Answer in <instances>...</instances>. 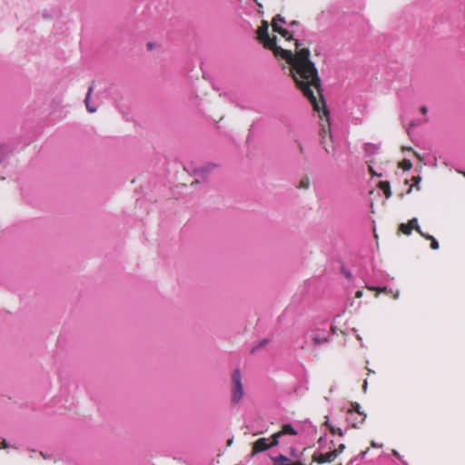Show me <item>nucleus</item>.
I'll list each match as a JSON object with an SVG mask.
<instances>
[{"label": "nucleus", "mask_w": 465, "mask_h": 465, "mask_svg": "<svg viewBox=\"0 0 465 465\" xmlns=\"http://www.w3.org/2000/svg\"><path fill=\"white\" fill-rule=\"evenodd\" d=\"M2 445H3V448H7V447H8V444H7V442H6V440H4L2 441Z\"/></svg>", "instance_id": "nucleus-28"}, {"label": "nucleus", "mask_w": 465, "mask_h": 465, "mask_svg": "<svg viewBox=\"0 0 465 465\" xmlns=\"http://www.w3.org/2000/svg\"><path fill=\"white\" fill-rule=\"evenodd\" d=\"M95 111H96V109H94V108H91V107L89 106V113H94V112H95Z\"/></svg>", "instance_id": "nucleus-30"}, {"label": "nucleus", "mask_w": 465, "mask_h": 465, "mask_svg": "<svg viewBox=\"0 0 465 465\" xmlns=\"http://www.w3.org/2000/svg\"><path fill=\"white\" fill-rule=\"evenodd\" d=\"M412 184L411 185L410 189L408 190V193H410L412 190V187H416L417 190H420L419 183L421 181V177L420 175L412 176L411 180Z\"/></svg>", "instance_id": "nucleus-17"}, {"label": "nucleus", "mask_w": 465, "mask_h": 465, "mask_svg": "<svg viewBox=\"0 0 465 465\" xmlns=\"http://www.w3.org/2000/svg\"><path fill=\"white\" fill-rule=\"evenodd\" d=\"M413 230L416 231L417 232H421L420 226L418 224V220L416 218L410 220L407 223H401L399 226L398 232H411V231Z\"/></svg>", "instance_id": "nucleus-8"}, {"label": "nucleus", "mask_w": 465, "mask_h": 465, "mask_svg": "<svg viewBox=\"0 0 465 465\" xmlns=\"http://www.w3.org/2000/svg\"><path fill=\"white\" fill-rule=\"evenodd\" d=\"M421 235L424 236L427 241L431 242H430L431 249L436 250L439 248L438 242L434 238H432L430 234H421Z\"/></svg>", "instance_id": "nucleus-19"}, {"label": "nucleus", "mask_w": 465, "mask_h": 465, "mask_svg": "<svg viewBox=\"0 0 465 465\" xmlns=\"http://www.w3.org/2000/svg\"><path fill=\"white\" fill-rule=\"evenodd\" d=\"M345 448H346L345 444L341 443L329 452H326V453L315 452L312 455V461L317 462L319 464L331 463L333 460H335V459H337V457L341 453L343 452Z\"/></svg>", "instance_id": "nucleus-5"}, {"label": "nucleus", "mask_w": 465, "mask_h": 465, "mask_svg": "<svg viewBox=\"0 0 465 465\" xmlns=\"http://www.w3.org/2000/svg\"><path fill=\"white\" fill-rule=\"evenodd\" d=\"M274 462V465H289L290 459L282 454H280L276 457L272 458Z\"/></svg>", "instance_id": "nucleus-12"}, {"label": "nucleus", "mask_w": 465, "mask_h": 465, "mask_svg": "<svg viewBox=\"0 0 465 465\" xmlns=\"http://www.w3.org/2000/svg\"><path fill=\"white\" fill-rule=\"evenodd\" d=\"M282 437V434L280 431H277L276 433L272 434L271 440L269 439L270 446L274 447L279 444V439Z\"/></svg>", "instance_id": "nucleus-18"}, {"label": "nucleus", "mask_w": 465, "mask_h": 465, "mask_svg": "<svg viewBox=\"0 0 465 465\" xmlns=\"http://www.w3.org/2000/svg\"><path fill=\"white\" fill-rule=\"evenodd\" d=\"M349 417L347 418L348 420H351V418L353 415L358 414L359 419L357 420L352 421V426L356 427L357 424H361L365 420L366 414H364L361 411V405L357 402H354L351 404V408L348 411Z\"/></svg>", "instance_id": "nucleus-6"}, {"label": "nucleus", "mask_w": 465, "mask_h": 465, "mask_svg": "<svg viewBox=\"0 0 465 465\" xmlns=\"http://www.w3.org/2000/svg\"><path fill=\"white\" fill-rule=\"evenodd\" d=\"M272 22H276L277 25H279V23H282V24H285L286 23L284 17H282L281 15H277L272 19Z\"/></svg>", "instance_id": "nucleus-21"}, {"label": "nucleus", "mask_w": 465, "mask_h": 465, "mask_svg": "<svg viewBox=\"0 0 465 465\" xmlns=\"http://www.w3.org/2000/svg\"><path fill=\"white\" fill-rule=\"evenodd\" d=\"M298 25V22H297V21H292V22L290 24V25H292H292Z\"/></svg>", "instance_id": "nucleus-29"}, {"label": "nucleus", "mask_w": 465, "mask_h": 465, "mask_svg": "<svg viewBox=\"0 0 465 465\" xmlns=\"http://www.w3.org/2000/svg\"><path fill=\"white\" fill-rule=\"evenodd\" d=\"M362 295H363V292L361 290L357 291L355 293L356 298H361Z\"/></svg>", "instance_id": "nucleus-25"}, {"label": "nucleus", "mask_w": 465, "mask_h": 465, "mask_svg": "<svg viewBox=\"0 0 465 465\" xmlns=\"http://www.w3.org/2000/svg\"><path fill=\"white\" fill-rule=\"evenodd\" d=\"M378 187L383 192L387 199L391 196V184L388 181H381L378 183Z\"/></svg>", "instance_id": "nucleus-11"}, {"label": "nucleus", "mask_w": 465, "mask_h": 465, "mask_svg": "<svg viewBox=\"0 0 465 465\" xmlns=\"http://www.w3.org/2000/svg\"><path fill=\"white\" fill-rule=\"evenodd\" d=\"M328 341V339L326 336L324 335H315L313 338H312V343L314 346H318L320 344H322V343H325Z\"/></svg>", "instance_id": "nucleus-16"}, {"label": "nucleus", "mask_w": 465, "mask_h": 465, "mask_svg": "<svg viewBox=\"0 0 465 465\" xmlns=\"http://www.w3.org/2000/svg\"><path fill=\"white\" fill-rule=\"evenodd\" d=\"M368 451H369V448H367L365 450L361 451L359 453V455H357L356 457H358V460H362V459H364V457L366 456Z\"/></svg>", "instance_id": "nucleus-23"}, {"label": "nucleus", "mask_w": 465, "mask_h": 465, "mask_svg": "<svg viewBox=\"0 0 465 465\" xmlns=\"http://www.w3.org/2000/svg\"><path fill=\"white\" fill-rule=\"evenodd\" d=\"M366 387H367V381H364L363 389L366 390Z\"/></svg>", "instance_id": "nucleus-33"}, {"label": "nucleus", "mask_w": 465, "mask_h": 465, "mask_svg": "<svg viewBox=\"0 0 465 465\" xmlns=\"http://www.w3.org/2000/svg\"><path fill=\"white\" fill-rule=\"evenodd\" d=\"M321 112H322V115L320 114V118L322 120L321 123V131H320V143L323 146L324 151L328 154L334 155L336 153V148L332 142V135L331 131V124L329 119V111L326 108L324 100L321 102Z\"/></svg>", "instance_id": "nucleus-2"}, {"label": "nucleus", "mask_w": 465, "mask_h": 465, "mask_svg": "<svg viewBox=\"0 0 465 465\" xmlns=\"http://www.w3.org/2000/svg\"><path fill=\"white\" fill-rule=\"evenodd\" d=\"M272 27L274 32L280 34L286 40L292 39V35L288 30L277 25L276 22H272Z\"/></svg>", "instance_id": "nucleus-10"}, {"label": "nucleus", "mask_w": 465, "mask_h": 465, "mask_svg": "<svg viewBox=\"0 0 465 465\" xmlns=\"http://www.w3.org/2000/svg\"><path fill=\"white\" fill-rule=\"evenodd\" d=\"M369 173L371 176H378V177H381V173H377L373 167L371 165H369Z\"/></svg>", "instance_id": "nucleus-22"}, {"label": "nucleus", "mask_w": 465, "mask_h": 465, "mask_svg": "<svg viewBox=\"0 0 465 465\" xmlns=\"http://www.w3.org/2000/svg\"><path fill=\"white\" fill-rule=\"evenodd\" d=\"M257 5L260 6V7H262V5L261 3L258 2V0H255Z\"/></svg>", "instance_id": "nucleus-34"}, {"label": "nucleus", "mask_w": 465, "mask_h": 465, "mask_svg": "<svg viewBox=\"0 0 465 465\" xmlns=\"http://www.w3.org/2000/svg\"><path fill=\"white\" fill-rule=\"evenodd\" d=\"M324 425L328 428L331 434H338L340 437L343 436V431L340 428L333 427L328 420L324 422Z\"/></svg>", "instance_id": "nucleus-14"}, {"label": "nucleus", "mask_w": 465, "mask_h": 465, "mask_svg": "<svg viewBox=\"0 0 465 465\" xmlns=\"http://www.w3.org/2000/svg\"><path fill=\"white\" fill-rule=\"evenodd\" d=\"M371 446H372V447H376L377 445H376V443H375L374 441H372V442H371Z\"/></svg>", "instance_id": "nucleus-35"}, {"label": "nucleus", "mask_w": 465, "mask_h": 465, "mask_svg": "<svg viewBox=\"0 0 465 465\" xmlns=\"http://www.w3.org/2000/svg\"><path fill=\"white\" fill-rule=\"evenodd\" d=\"M309 186H310V179H309V177L305 176V177L302 178L298 187L300 189H308Z\"/></svg>", "instance_id": "nucleus-20"}, {"label": "nucleus", "mask_w": 465, "mask_h": 465, "mask_svg": "<svg viewBox=\"0 0 465 465\" xmlns=\"http://www.w3.org/2000/svg\"><path fill=\"white\" fill-rule=\"evenodd\" d=\"M420 111L421 114H426L427 112H428V109H427L426 106H421Z\"/></svg>", "instance_id": "nucleus-26"}, {"label": "nucleus", "mask_w": 465, "mask_h": 465, "mask_svg": "<svg viewBox=\"0 0 465 465\" xmlns=\"http://www.w3.org/2000/svg\"><path fill=\"white\" fill-rule=\"evenodd\" d=\"M298 146H299L300 152L302 153H303V146H302V144L301 143H299Z\"/></svg>", "instance_id": "nucleus-27"}, {"label": "nucleus", "mask_w": 465, "mask_h": 465, "mask_svg": "<svg viewBox=\"0 0 465 465\" xmlns=\"http://www.w3.org/2000/svg\"><path fill=\"white\" fill-rule=\"evenodd\" d=\"M296 53L290 50H282L279 56L291 66L290 71L297 87L311 102L313 109L321 113V102L323 99L321 89V79L314 63L310 59L311 52L308 48L299 49L300 43L295 42Z\"/></svg>", "instance_id": "nucleus-1"}, {"label": "nucleus", "mask_w": 465, "mask_h": 465, "mask_svg": "<svg viewBox=\"0 0 465 465\" xmlns=\"http://www.w3.org/2000/svg\"><path fill=\"white\" fill-rule=\"evenodd\" d=\"M268 29H269V24L266 21H262V25L259 26L257 29L258 39L263 45V46L265 48L272 51L273 54L276 57H279L282 54V52H280V51H282L283 49L277 45L276 36L270 37Z\"/></svg>", "instance_id": "nucleus-3"}, {"label": "nucleus", "mask_w": 465, "mask_h": 465, "mask_svg": "<svg viewBox=\"0 0 465 465\" xmlns=\"http://www.w3.org/2000/svg\"><path fill=\"white\" fill-rule=\"evenodd\" d=\"M267 343V340H263L262 341H261V346H263Z\"/></svg>", "instance_id": "nucleus-31"}, {"label": "nucleus", "mask_w": 465, "mask_h": 465, "mask_svg": "<svg viewBox=\"0 0 465 465\" xmlns=\"http://www.w3.org/2000/svg\"><path fill=\"white\" fill-rule=\"evenodd\" d=\"M239 369H235L232 374V401L238 403L244 396V390Z\"/></svg>", "instance_id": "nucleus-4"}, {"label": "nucleus", "mask_w": 465, "mask_h": 465, "mask_svg": "<svg viewBox=\"0 0 465 465\" xmlns=\"http://www.w3.org/2000/svg\"><path fill=\"white\" fill-rule=\"evenodd\" d=\"M84 103L85 106L87 107V95L85 96Z\"/></svg>", "instance_id": "nucleus-32"}, {"label": "nucleus", "mask_w": 465, "mask_h": 465, "mask_svg": "<svg viewBox=\"0 0 465 465\" xmlns=\"http://www.w3.org/2000/svg\"><path fill=\"white\" fill-rule=\"evenodd\" d=\"M405 149H406V150H409V151H411L417 158H419L420 160H421L420 155L417 152L413 151L411 147L405 148Z\"/></svg>", "instance_id": "nucleus-24"}, {"label": "nucleus", "mask_w": 465, "mask_h": 465, "mask_svg": "<svg viewBox=\"0 0 465 465\" xmlns=\"http://www.w3.org/2000/svg\"><path fill=\"white\" fill-rule=\"evenodd\" d=\"M232 440H228V444H229V445H230V444H232Z\"/></svg>", "instance_id": "nucleus-36"}, {"label": "nucleus", "mask_w": 465, "mask_h": 465, "mask_svg": "<svg viewBox=\"0 0 465 465\" xmlns=\"http://www.w3.org/2000/svg\"><path fill=\"white\" fill-rule=\"evenodd\" d=\"M398 167L403 171H409L412 167V163L409 159H403L402 161L399 162Z\"/></svg>", "instance_id": "nucleus-15"}, {"label": "nucleus", "mask_w": 465, "mask_h": 465, "mask_svg": "<svg viewBox=\"0 0 465 465\" xmlns=\"http://www.w3.org/2000/svg\"><path fill=\"white\" fill-rule=\"evenodd\" d=\"M463 176L465 177V173H462Z\"/></svg>", "instance_id": "nucleus-37"}, {"label": "nucleus", "mask_w": 465, "mask_h": 465, "mask_svg": "<svg viewBox=\"0 0 465 465\" xmlns=\"http://www.w3.org/2000/svg\"><path fill=\"white\" fill-rule=\"evenodd\" d=\"M279 431H280V433L282 434V435H285V434L297 435V431H296V430H294V428H293L291 424H289V423L284 424V425L282 427L281 430H279Z\"/></svg>", "instance_id": "nucleus-13"}, {"label": "nucleus", "mask_w": 465, "mask_h": 465, "mask_svg": "<svg viewBox=\"0 0 465 465\" xmlns=\"http://www.w3.org/2000/svg\"><path fill=\"white\" fill-rule=\"evenodd\" d=\"M271 448L269 439L260 438L252 444V455L254 456L257 453L265 451Z\"/></svg>", "instance_id": "nucleus-7"}, {"label": "nucleus", "mask_w": 465, "mask_h": 465, "mask_svg": "<svg viewBox=\"0 0 465 465\" xmlns=\"http://www.w3.org/2000/svg\"><path fill=\"white\" fill-rule=\"evenodd\" d=\"M368 289L376 292V296L380 293H385L388 295H392L393 299H398L399 291H392L391 289L388 290L386 287H368Z\"/></svg>", "instance_id": "nucleus-9"}]
</instances>
